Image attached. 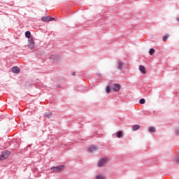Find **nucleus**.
I'll return each instance as SVG.
<instances>
[{"label": "nucleus", "instance_id": "nucleus-9", "mask_svg": "<svg viewBox=\"0 0 179 179\" xmlns=\"http://www.w3.org/2000/svg\"><path fill=\"white\" fill-rule=\"evenodd\" d=\"M12 72L13 73H19V72H20V69L17 66H13L12 68Z\"/></svg>", "mask_w": 179, "mask_h": 179}, {"label": "nucleus", "instance_id": "nucleus-3", "mask_svg": "<svg viewBox=\"0 0 179 179\" xmlns=\"http://www.w3.org/2000/svg\"><path fill=\"white\" fill-rule=\"evenodd\" d=\"M107 163H108V158H101L98 162V167H104Z\"/></svg>", "mask_w": 179, "mask_h": 179}, {"label": "nucleus", "instance_id": "nucleus-23", "mask_svg": "<svg viewBox=\"0 0 179 179\" xmlns=\"http://www.w3.org/2000/svg\"><path fill=\"white\" fill-rule=\"evenodd\" d=\"M97 76H98L99 78H101V76H103V74H101V73H99L97 74Z\"/></svg>", "mask_w": 179, "mask_h": 179}, {"label": "nucleus", "instance_id": "nucleus-17", "mask_svg": "<svg viewBox=\"0 0 179 179\" xmlns=\"http://www.w3.org/2000/svg\"><path fill=\"white\" fill-rule=\"evenodd\" d=\"M155 52H156V50L155 49H153V48L150 49V50H149L150 55H153V54H155Z\"/></svg>", "mask_w": 179, "mask_h": 179}, {"label": "nucleus", "instance_id": "nucleus-5", "mask_svg": "<svg viewBox=\"0 0 179 179\" xmlns=\"http://www.w3.org/2000/svg\"><path fill=\"white\" fill-rule=\"evenodd\" d=\"M124 135V132H122V131H119L117 133H114L113 134H112V137L113 138H122Z\"/></svg>", "mask_w": 179, "mask_h": 179}, {"label": "nucleus", "instance_id": "nucleus-8", "mask_svg": "<svg viewBox=\"0 0 179 179\" xmlns=\"http://www.w3.org/2000/svg\"><path fill=\"white\" fill-rule=\"evenodd\" d=\"M123 66H124V62L122 61L117 62V64L116 66L117 69H119V71H122Z\"/></svg>", "mask_w": 179, "mask_h": 179}, {"label": "nucleus", "instance_id": "nucleus-13", "mask_svg": "<svg viewBox=\"0 0 179 179\" xmlns=\"http://www.w3.org/2000/svg\"><path fill=\"white\" fill-rule=\"evenodd\" d=\"M148 131L150 132V134H153L154 132H156V127H149Z\"/></svg>", "mask_w": 179, "mask_h": 179}, {"label": "nucleus", "instance_id": "nucleus-15", "mask_svg": "<svg viewBox=\"0 0 179 179\" xmlns=\"http://www.w3.org/2000/svg\"><path fill=\"white\" fill-rule=\"evenodd\" d=\"M169 37H170V35L166 34L165 36H163V41L166 42L169 39Z\"/></svg>", "mask_w": 179, "mask_h": 179}, {"label": "nucleus", "instance_id": "nucleus-12", "mask_svg": "<svg viewBox=\"0 0 179 179\" xmlns=\"http://www.w3.org/2000/svg\"><path fill=\"white\" fill-rule=\"evenodd\" d=\"M138 129H141V126H139L138 124H134L132 127V131H138Z\"/></svg>", "mask_w": 179, "mask_h": 179}, {"label": "nucleus", "instance_id": "nucleus-24", "mask_svg": "<svg viewBox=\"0 0 179 179\" xmlns=\"http://www.w3.org/2000/svg\"><path fill=\"white\" fill-rule=\"evenodd\" d=\"M72 75H73V76H76V72H73Z\"/></svg>", "mask_w": 179, "mask_h": 179}, {"label": "nucleus", "instance_id": "nucleus-2", "mask_svg": "<svg viewBox=\"0 0 179 179\" xmlns=\"http://www.w3.org/2000/svg\"><path fill=\"white\" fill-rule=\"evenodd\" d=\"M64 169H65V165H59L51 167L50 170L52 173H61Z\"/></svg>", "mask_w": 179, "mask_h": 179}, {"label": "nucleus", "instance_id": "nucleus-19", "mask_svg": "<svg viewBox=\"0 0 179 179\" xmlns=\"http://www.w3.org/2000/svg\"><path fill=\"white\" fill-rule=\"evenodd\" d=\"M139 103L140 104H145L146 103V100H145V99H141Z\"/></svg>", "mask_w": 179, "mask_h": 179}, {"label": "nucleus", "instance_id": "nucleus-16", "mask_svg": "<svg viewBox=\"0 0 179 179\" xmlns=\"http://www.w3.org/2000/svg\"><path fill=\"white\" fill-rule=\"evenodd\" d=\"M58 57H57V55H52L50 57V59L53 60L55 62H57Z\"/></svg>", "mask_w": 179, "mask_h": 179}, {"label": "nucleus", "instance_id": "nucleus-1", "mask_svg": "<svg viewBox=\"0 0 179 179\" xmlns=\"http://www.w3.org/2000/svg\"><path fill=\"white\" fill-rule=\"evenodd\" d=\"M31 33H30V31H27L25 32V37L28 39V47L31 50H33L34 48V40H33V38H31Z\"/></svg>", "mask_w": 179, "mask_h": 179}, {"label": "nucleus", "instance_id": "nucleus-4", "mask_svg": "<svg viewBox=\"0 0 179 179\" xmlns=\"http://www.w3.org/2000/svg\"><path fill=\"white\" fill-rule=\"evenodd\" d=\"M10 155V152L3 151L1 152V157H0V160H5V159H8V157H9Z\"/></svg>", "mask_w": 179, "mask_h": 179}, {"label": "nucleus", "instance_id": "nucleus-20", "mask_svg": "<svg viewBox=\"0 0 179 179\" xmlns=\"http://www.w3.org/2000/svg\"><path fill=\"white\" fill-rule=\"evenodd\" d=\"M96 179H106V177H104L102 175H98L96 176Z\"/></svg>", "mask_w": 179, "mask_h": 179}, {"label": "nucleus", "instance_id": "nucleus-22", "mask_svg": "<svg viewBox=\"0 0 179 179\" xmlns=\"http://www.w3.org/2000/svg\"><path fill=\"white\" fill-rule=\"evenodd\" d=\"M175 161L176 163H179V155H178L175 157Z\"/></svg>", "mask_w": 179, "mask_h": 179}, {"label": "nucleus", "instance_id": "nucleus-11", "mask_svg": "<svg viewBox=\"0 0 179 179\" xmlns=\"http://www.w3.org/2000/svg\"><path fill=\"white\" fill-rule=\"evenodd\" d=\"M139 71L141 72V73L146 74V69L145 68V66L141 65L139 66Z\"/></svg>", "mask_w": 179, "mask_h": 179}, {"label": "nucleus", "instance_id": "nucleus-7", "mask_svg": "<svg viewBox=\"0 0 179 179\" xmlns=\"http://www.w3.org/2000/svg\"><path fill=\"white\" fill-rule=\"evenodd\" d=\"M113 90L114 92H120L121 90V85L120 84H114L113 87Z\"/></svg>", "mask_w": 179, "mask_h": 179}, {"label": "nucleus", "instance_id": "nucleus-10", "mask_svg": "<svg viewBox=\"0 0 179 179\" xmlns=\"http://www.w3.org/2000/svg\"><path fill=\"white\" fill-rule=\"evenodd\" d=\"M97 149H98L97 146L92 145L89 148L88 150H89V152H96V150H97Z\"/></svg>", "mask_w": 179, "mask_h": 179}, {"label": "nucleus", "instance_id": "nucleus-6", "mask_svg": "<svg viewBox=\"0 0 179 179\" xmlns=\"http://www.w3.org/2000/svg\"><path fill=\"white\" fill-rule=\"evenodd\" d=\"M41 20L45 22H52V20H54V17H51L50 16L42 17Z\"/></svg>", "mask_w": 179, "mask_h": 179}, {"label": "nucleus", "instance_id": "nucleus-21", "mask_svg": "<svg viewBox=\"0 0 179 179\" xmlns=\"http://www.w3.org/2000/svg\"><path fill=\"white\" fill-rule=\"evenodd\" d=\"M175 134L176 135H179V127H177L176 129H175Z\"/></svg>", "mask_w": 179, "mask_h": 179}, {"label": "nucleus", "instance_id": "nucleus-14", "mask_svg": "<svg viewBox=\"0 0 179 179\" xmlns=\"http://www.w3.org/2000/svg\"><path fill=\"white\" fill-rule=\"evenodd\" d=\"M45 117H46L47 118H52V113L51 112H46L45 113Z\"/></svg>", "mask_w": 179, "mask_h": 179}, {"label": "nucleus", "instance_id": "nucleus-18", "mask_svg": "<svg viewBox=\"0 0 179 179\" xmlns=\"http://www.w3.org/2000/svg\"><path fill=\"white\" fill-rule=\"evenodd\" d=\"M106 93L108 94H110V93H111V87H110V86L106 87Z\"/></svg>", "mask_w": 179, "mask_h": 179}]
</instances>
